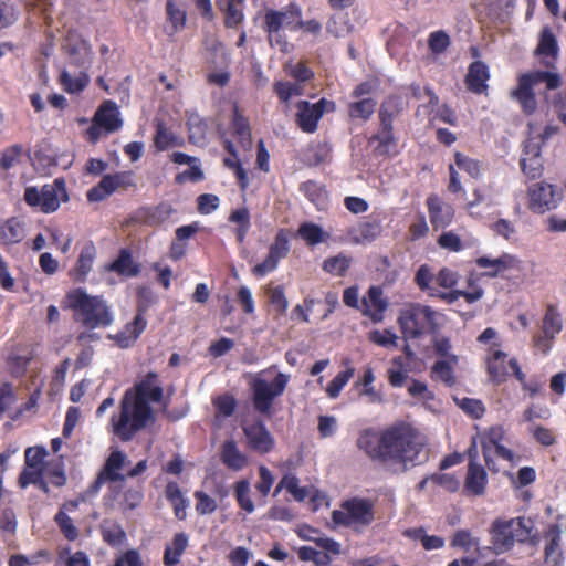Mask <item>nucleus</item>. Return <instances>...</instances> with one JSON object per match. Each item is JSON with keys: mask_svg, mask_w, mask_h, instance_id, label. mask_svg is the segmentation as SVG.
<instances>
[{"mask_svg": "<svg viewBox=\"0 0 566 566\" xmlns=\"http://www.w3.org/2000/svg\"><path fill=\"white\" fill-rule=\"evenodd\" d=\"M356 443L370 460L380 462L394 473L406 472L415 465L424 447L418 430L406 422L379 431L365 429Z\"/></svg>", "mask_w": 566, "mask_h": 566, "instance_id": "1", "label": "nucleus"}, {"mask_svg": "<svg viewBox=\"0 0 566 566\" xmlns=\"http://www.w3.org/2000/svg\"><path fill=\"white\" fill-rule=\"evenodd\" d=\"M164 399V388L159 376L148 371L140 380L124 392L119 403V413L111 418L113 433L122 442L130 441L139 431L156 418L151 403H160Z\"/></svg>", "mask_w": 566, "mask_h": 566, "instance_id": "2", "label": "nucleus"}, {"mask_svg": "<svg viewBox=\"0 0 566 566\" xmlns=\"http://www.w3.org/2000/svg\"><path fill=\"white\" fill-rule=\"evenodd\" d=\"M66 307L74 312V321L87 329L106 328L114 322V315L107 302L99 295H88L77 287L67 292Z\"/></svg>", "mask_w": 566, "mask_h": 566, "instance_id": "3", "label": "nucleus"}, {"mask_svg": "<svg viewBox=\"0 0 566 566\" xmlns=\"http://www.w3.org/2000/svg\"><path fill=\"white\" fill-rule=\"evenodd\" d=\"M539 83H545L548 91L557 90L562 85V76L557 72L541 70L523 73L517 77L516 87L510 93L511 98L518 103L526 116L535 114L537 109L534 86Z\"/></svg>", "mask_w": 566, "mask_h": 566, "instance_id": "4", "label": "nucleus"}, {"mask_svg": "<svg viewBox=\"0 0 566 566\" xmlns=\"http://www.w3.org/2000/svg\"><path fill=\"white\" fill-rule=\"evenodd\" d=\"M302 17V10L295 2L289 3L284 10L268 9L264 12L262 29L272 48L281 52L289 51L287 38L283 32L284 28L292 30L296 19Z\"/></svg>", "mask_w": 566, "mask_h": 566, "instance_id": "5", "label": "nucleus"}, {"mask_svg": "<svg viewBox=\"0 0 566 566\" xmlns=\"http://www.w3.org/2000/svg\"><path fill=\"white\" fill-rule=\"evenodd\" d=\"M532 527L525 517L495 520L490 527L491 542L496 553L510 551L515 542L525 543L531 537Z\"/></svg>", "mask_w": 566, "mask_h": 566, "instance_id": "6", "label": "nucleus"}, {"mask_svg": "<svg viewBox=\"0 0 566 566\" xmlns=\"http://www.w3.org/2000/svg\"><path fill=\"white\" fill-rule=\"evenodd\" d=\"M289 384V376L277 373L271 382L263 378H254L250 384L251 401L254 411L266 418L273 415V403L283 395Z\"/></svg>", "mask_w": 566, "mask_h": 566, "instance_id": "7", "label": "nucleus"}, {"mask_svg": "<svg viewBox=\"0 0 566 566\" xmlns=\"http://www.w3.org/2000/svg\"><path fill=\"white\" fill-rule=\"evenodd\" d=\"M23 199L29 207L38 208L42 213H53L60 208L61 202L69 200L65 180L56 178L40 189L29 186L24 189Z\"/></svg>", "mask_w": 566, "mask_h": 566, "instance_id": "8", "label": "nucleus"}, {"mask_svg": "<svg viewBox=\"0 0 566 566\" xmlns=\"http://www.w3.org/2000/svg\"><path fill=\"white\" fill-rule=\"evenodd\" d=\"M438 313L428 305H412L403 311L398 322L405 337L416 339L426 334H436L439 329Z\"/></svg>", "mask_w": 566, "mask_h": 566, "instance_id": "9", "label": "nucleus"}, {"mask_svg": "<svg viewBox=\"0 0 566 566\" xmlns=\"http://www.w3.org/2000/svg\"><path fill=\"white\" fill-rule=\"evenodd\" d=\"M375 520L374 504L369 499L352 497L340 504V510L332 512V521L345 527L358 531Z\"/></svg>", "mask_w": 566, "mask_h": 566, "instance_id": "10", "label": "nucleus"}, {"mask_svg": "<svg viewBox=\"0 0 566 566\" xmlns=\"http://www.w3.org/2000/svg\"><path fill=\"white\" fill-rule=\"evenodd\" d=\"M296 107L295 122L300 129L307 134H313L317 130L318 122L325 113H334L336 111L335 102L324 97L313 104L307 101H300Z\"/></svg>", "mask_w": 566, "mask_h": 566, "instance_id": "11", "label": "nucleus"}, {"mask_svg": "<svg viewBox=\"0 0 566 566\" xmlns=\"http://www.w3.org/2000/svg\"><path fill=\"white\" fill-rule=\"evenodd\" d=\"M563 331V319L555 304L546 305L544 316L542 318V326L539 333L533 336V346L547 354L556 338Z\"/></svg>", "mask_w": 566, "mask_h": 566, "instance_id": "12", "label": "nucleus"}, {"mask_svg": "<svg viewBox=\"0 0 566 566\" xmlns=\"http://www.w3.org/2000/svg\"><path fill=\"white\" fill-rule=\"evenodd\" d=\"M527 208L537 214L555 209L562 200V192L554 185L536 182L527 190Z\"/></svg>", "mask_w": 566, "mask_h": 566, "instance_id": "13", "label": "nucleus"}, {"mask_svg": "<svg viewBox=\"0 0 566 566\" xmlns=\"http://www.w3.org/2000/svg\"><path fill=\"white\" fill-rule=\"evenodd\" d=\"M247 447L259 454H268L275 448V439L263 420L255 418L242 424Z\"/></svg>", "mask_w": 566, "mask_h": 566, "instance_id": "14", "label": "nucleus"}, {"mask_svg": "<svg viewBox=\"0 0 566 566\" xmlns=\"http://www.w3.org/2000/svg\"><path fill=\"white\" fill-rule=\"evenodd\" d=\"M290 252L289 234L285 229H280L275 234L274 241L269 248V254L263 262L252 268V274L256 277H263L273 272L280 262Z\"/></svg>", "mask_w": 566, "mask_h": 566, "instance_id": "15", "label": "nucleus"}, {"mask_svg": "<svg viewBox=\"0 0 566 566\" xmlns=\"http://www.w3.org/2000/svg\"><path fill=\"white\" fill-rule=\"evenodd\" d=\"M175 209L168 202H160L156 206L139 207L133 214L132 220L147 227H158L166 222Z\"/></svg>", "mask_w": 566, "mask_h": 566, "instance_id": "16", "label": "nucleus"}, {"mask_svg": "<svg viewBox=\"0 0 566 566\" xmlns=\"http://www.w3.org/2000/svg\"><path fill=\"white\" fill-rule=\"evenodd\" d=\"M429 219L434 230L450 226L454 218L453 207L443 201L438 195L431 193L426 200Z\"/></svg>", "mask_w": 566, "mask_h": 566, "instance_id": "17", "label": "nucleus"}, {"mask_svg": "<svg viewBox=\"0 0 566 566\" xmlns=\"http://www.w3.org/2000/svg\"><path fill=\"white\" fill-rule=\"evenodd\" d=\"M536 56H539L541 63L546 69H555L556 61L559 54L557 39L549 27H544L541 30L538 44L534 51Z\"/></svg>", "mask_w": 566, "mask_h": 566, "instance_id": "18", "label": "nucleus"}, {"mask_svg": "<svg viewBox=\"0 0 566 566\" xmlns=\"http://www.w3.org/2000/svg\"><path fill=\"white\" fill-rule=\"evenodd\" d=\"M382 289L380 286H370L367 296L361 300V313L369 317L374 323H380L384 319L388 302L382 297Z\"/></svg>", "mask_w": 566, "mask_h": 566, "instance_id": "19", "label": "nucleus"}, {"mask_svg": "<svg viewBox=\"0 0 566 566\" xmlns=\"http://www.w3.org/2000/svg\"><path fill=\"white\" fill-rule=\"evenodd\" d=\"M93 122L99 125L106 134L117 132L123 120L119 117V111L115 102L111 99L104 101L96 109Z\"/></svg>", "mask_w": 566, "mask_h": 566, "instance_id": "20", "label": "nucleus"}, {"mask_svg": "<svg viewBox=\"0 0 566 566\" xmlns=\"http://www.w3.org/2000/svg\"><path fill=\"white\" fill-rule=\"evenodd\" d=\"M490 80L489 66L482 61H474L468 67V73L464 78L468 91L481 95L486 94Z\"/></svg>", "mask_w": 566, "mask_h": 566, "instance_id": "21", "label": "nucleus"}, {"mask_svg": "<svg viewBox=\"0 0 566 566\" xmlns=\"http://www.w3.org/2000/svg\"><path fill=\"white\" fill-rule=\"evenodd\" d=\"M488 473L478 462L468 463L463 492L470 496H482L486 491Z\"/></svg>", "mask_w": 566, "mask_h": 566, "instance_id": "22", "label": "nucleus"}, {"mask_svg": "<svg viewBox=\"0 0 566 566\" xmlns=\"http://www.w3.org/2000/svg\"><path fill=\"white\" fill-rule=\"evenodd\" d=\"M126 462V455L120 450H114L107 457L102 470L97 474V484L109 482H123L125 475L120 473Z\"/></svg>", "mask_w": 566, "mask_h": 566, "instance_id": "23", "label": "nucleus"}, {"mask_svg": "<svg viewBox=\"0 0 566 566\" xmlns=\"http://www.w3.org/2000/svg\"><path fill=\"white\" fill-rule=\"evenodd\" d=\"M517 260L514 255L503 253L499 258L491 259L489 256H480L475 260V264L481 269H486L484 275L495 277L509 269L516 266Z\"/></svg>", "mask_w": 566, "mask_h": 566, "instance_id": "24", "label": "nucleus"}, {"mask_svg": "<svg viewBox=\"0 0 566 566\" xmlns=\"http://www.w3.org/2000/svg\"><path fill=\"white\" fill-rule=\"evenodd\" d=\"M221 462L232 471H240L248 464V458L243 454L233 439L226 440L220 449Z\"/></svg>", "mask_w": 566, "mask_h": 566, "instance_id": "25", "label": "nucleus"}, {"mask_svg": "<svg viewBox=\"0 0 566 566\" xmlns=\"http://www.w3.org/2000/svg\"><path fill=\"white\" fill-rule=\"evenodd\" d=\"M147 321L140 316H135L130 323H127L113 339L120 348L130 347L146 329Z\"/></svg>", "mask_w": 566, "mask_h": 566, "instance_id": "26", "label": "nucleus"}, {"mask_svg": "<svg viewBox=\"0 0 566 566\" xmlns=\"http://www.w3.org/2000/svg\"><path fill=\"white\" fill-rule=\"evenodd\" d=\"M24 237V224L17 217H11L0 222V245L8 247L18 244Z\"/></svg>", "mask_w": 566, "mask_h": 566, "instance_id": "27", "label": "nucleus"}, {"mask_svg": "<svg viewBox=\"0 0 566 566\" xmlns=\"http://www.w3.org/2000/svg\"><path fill=\"white\" fill-rule=\"evenodd\" d=\"M97 250L93 241H86L80 251L78 258L76 260L74 272L75 279L77 281H85L88 273L93 269V263L96 258Z\"/></svg>", "mask_w": 566, "mask_h": 566, "instance_id": "28", "label": "nucleus"}, {"mask_svg": "<svg viewBox=\"0 0 566 566\" xmlns=\"http://www.w3.org/2000/svg\"><path fill=\"white\" fill-rule=\"evenodd\" d=\"M218 9L224 15L227 28H237L244 20V0H216Z\"/></svg>", "mask_w": 566, "mask_h": 566, "instance_id": "29", "label": "nucleus"}, {"mask_svg": "<svg viewBox=\"0 0 566 566\" xmlns=\"http://www.w3.org/2000/svg\"><path fill=\"white\" fill-rule=\"evenodd\" d=\"M546 537L549 539L545 546V560L552 566H559L563 560V552L560 549V528L557 524L549 526Z\"/></svg>", "mask_w": 566, "mask_h": 566, "instance_id": "30", "label": "nucleus"}, {"mask_svg": "<svg viewBox=\"0 0 566 566\" xmlns=\"http://www.w3.org/2000/svg\"><path fill=\"white\" fill-rule=\"evenodd\" d=\"M506 357L504 352L494 350L486 359V371L494 384L500 385L506 379Z\"/></svg>", "mask_w": 566, "mask_h": 566, "instance_id": "31", "label": "nucleus"}, {"mask_svg": "<svg viewBox=\"0 0 566 566\" xmlns=\"http://www.w3.org/2000/svg\"><path fill=\"white\" fill-rule=\"evenodd\" d=\"M99 532L103 541L112 547L122 545L127 538L123 526L112 518H104L101 522Z\"/></svg>", "mask_w": 566, "mask_h": 566, "instance_id": "32", "label": "nucleus"}, {"mask_svg": "<svg viewBox=\"0 0 566 566\" xmlns=\"http://www.w3.org/2000/svg\"><path fill=\"white\" fill-rule=\"evenodd\" d=\"M165 496L171 504L176 518L184 521L187 516L186 510L189 505V501L182 495L177 482L170 481L167 483Z\"/></svg>", "mask_w": 566, "mask_h": 566, "instance_id": "33", "label": "nucleus"}, {"mask_svg": "<svg viewBox=\"0 0 566 566\" xmlns=\"http://www.w3.org/2000/svg\"><path fill=\"white\" fill-rule=\"evenodd\" d=\"M228 221L237 224L235 238L239 243H243L251 228V216L247 207H241L231 211Z\"/></svg>", "mask_w": 566, "mask_h": 566, "instance_id": "34", "label": "nucleus"}, {"mask_svg": "<svg viewBox=\"0 0 566 566\" xmlns=\"http://www.w3.org/2000/svg\"><path fill=\"white\" fill-rule=\"evenodd\" d=\"M108 270L120 275L136 276L139 273V265L133 260L127 249H122L118 256L109 264Z\"/></svg>", "mask_w": 566, "mask_h": 566, "instance_id": "35", "label": "nucleus"}, {"mask_svg": "<svg viewBox=\"0 0 566 566\" xmlns=\"http://www.w3.org/2000/svg\"><path fill=\"white\" fill-rule=\"evenodd\" d=\"M431 296H437L448 304L454 303L460 297H463L468 303H474L483 296V290L474 285L471 291L451 290L450 292H430Z\"/></svg>", "mask_w": 566, "mask_h": 566, "instance_id": "36", "label": "nucleus"}, {"mask_svg": "<svg viewBox=\"0 0 566 566\" xmlns=\"http://www.w3.org/2000/svg\"><path fill=\"white\" fill-rule=\"evenodd\" d=\"M188 546V537L185 533L175 534L171 545L164 552L165 566H175L179 563L181 555Z\"/></svg>", "mask_w": 566, "mask_h": 566, "instance_id": "37", "label": "nucleus"}, {"mask_svg": "<svg viewBox=\"0 0 566 566\" xmlns=\"http://www.w3.org/2000/svg\"><path fill=\"white\" fill-rule=\"evenodd\" d=\"M377 102L371 98H361L348 104V116L352 120L360 119L367 122L375 113Z\"/></svg>", "mask_w": 566, "mask_h": 566, "instance_id": "38", "label": "nucleus"}, {"mask_svg": "<svg viewBox=\"0 0 566 566\" xmlns=\"http://www.w3.org/2000/svg\"><path fill=\"white\" fill-rule=\"evenodd\" d=\"M297 235L306 242L307 245H316L325 242L329 237L323 228L314 222H303L297 229Z\"/></svg>", "mask_w": 566, "mask_h": 566, "instance_id": "39", "label": "nucleus"}, {"mask_svg": "<svg viewBox=\"0 0 566 566\" xmlns=\"http://www.w3.org/2000/svg\"><path fill=\"white\" fill-rule=\"evenodd\" d=\"M233 135L242 146L251 145V127L248 118L243 116L238 107H234L231 123Z\"/></svg>", "mask_w": 566, "mask_h": 566, "instance_id": "40", "label": "nucleus"}, {"mask_svg": "<svg viewBox=\"0 0 566 566\" xmlns=\"http://www.w3.org/2000/svg\"><path fill=\"white\" fill-rule=\"evenodd\" d=\"M369 142L377 143V146L375 147L374 150L377 156H388L391 154V149L396 148L397 146V140L394 135V130L390 129L379 128V132L373 135Z\"/></svg>", "mask_w": 566, "mask_h": 566, "instance_id": "41", "label": "nucleus"}, {"mask_svg": "<svg viewBox=\"0 0 566 566\" xmlns=\"http://www.w3.org/2000/svg\"><path fill=\"white\" fill-rule=\"evenodd\" d=\"M116 191L112 175H104L99 182L86 192L90 202H99Z\"/></svg>", "mask_w": 566, "mask_h": 566, "instance_id": "42", "label": "nucleus"}, {"mask_svg": "<svg viewBox=\"0 0 566 566\" xmlns=\"http://www.w3.org/2000/svg\"><path fill=\"white\" fill-rule=\"evenodd\" d=\"M352 261L350 256L339 253L324 260L322 268L328 274L344 276L350 268Z\"/></svg>", "mask_w": 566, "mask_h": 566, "instance_id": "43", "label": "nucleus"}, {"mask_svg": "<svg viewBox=\"0 0 566 566\" xmlns=\"http://www.w3.org/2000/svg\"><path fill=\"white\" fill-rule=\"evenodd\" d=\"M528 137L523 144L522 157L528 158H543L542 157V147L543 145L535 138V133L537 132V125L534 122H528L527 124Z\"/></svg>", "mask_w": 566, "mask_h": 566, "instance_id": "44", "label": "nucleus"}, {"mask_svg": "<svg viewBox=\"0 0 566 566\" xmlns=\"http://www.w3.org/2000/svg\"><path fill=\"white\" fill-rule=\"evenodd\" d=\"M234 496L241 510L247 513L254 511V503L250 496V482L248 480L243 479L235 483Z\"/></svg>", "mask_w": 566, "mask_h": 566, "instance_id": "45", "label": "nucleus"}, {"mask_svg": "<svg viewBox=\"0 0 566 566\" xmlns=\"http://www.w3.org/2000/svg\"><path fill=\"white\" fill-rule=\"evenodd\" d=\"M216 409V417L229 418L233 416L237 408V400L231 394H223L212 399Z\"/></svg>", "mask_w": 566, "mask_h": 566, "instance_id": "46", "label": "nucleus"}, {"mask_svg": "<svg viewBox=\"0 0 566 566\" xmlns=\"http://www.w3.org/2000/svg\"><path fill=\"white\" fill-rule=\"evenodd\" d=\"M59 82L65 92L74 94L82 92L87 86L88 77L86 74H81L76 78H73L67 71H62Z\"/></svg>", "mask_w": 566, "mask_h": 566, "instance_id": "47", "label": "nucleus"}, {"mask_svg": "<svg viewBox=\"0 0 566 566\" xmlns=\"http://www.w3.org/2000/svg\"><path fill=\"white\" fill-rule=\"evenodd\" d=\"M297 556L302 562H313L316 566H329L332 558L327 553L315 549L312 546H301Z\"/></svg>", "mask_w": 566, "mask_h": 566, "instance_id": "48", "label": "nucleus"}, {"mask_svg": "<svg viewBox=\"0 0 566 566\" xmlns=\"http://www.w3.org/2000/svg\"><path fill=\"white\" fill-rule=\"evenodd\" d=\"M354 373L355 369L353 367H348L347 369L339 371L327 385V396L332 399L337 398L343 388L348 384V381L354 376Z\"/></svg>", "mask_w": 566, "mask_h": 566, "instance_id": "49", "label": "nucleus"}, {"mask_svg": "<svg viewBox=\"0 0 566 566\" xmlns=\"http://www.w3.org/2000/svg\"><path fill=\"white\" fill-rule=\"evenodd\" d=\"M273 90L282 103H289L293 96L303 94V87L297 83L276 81Z\"/></svg>", "mask_w": 566, "mask_h": 566, "instance_id": "50", "label": "nucleus"}, {"mask_svg": "<svg viewBox=\"0 0 566 566\" xmlns=\"http://www.w3.org/2000/svg\"><path fill=\"white\" fill-rule=\"evenodd\" d=\"M432 377L441 380L449 387L455 384V377L453 375V367L447 360H438L431 368Z\"/></svg>", "mask_w": 566, "mask_h": 566, "instance_id": "51", "label": "nucleus"}, {"mask_svg": "<svg viewBox=\"0 0 566 566\" xmlns=\"http://www.w3.org/2000/svg\"><path fill=\"white\" fill-rule=\"evenodd\" d=\"M520 166L522 172L531 180L542 177L544 170L543 158L521 157Z\"/></svg>", "mask_w": 566, "mask_h": 566, "instance_id": "52", "label": "nucleus"}, {"mask_svg": "<svg viewBox=\"0 0 566 566\" xmlns=\"http://www.w3.org/2000/svg\"><path fill=\"white\" fill-rule=\"evenodd\" d=\"M268 294L270 304L273 306L274 311L276 312V315H285L289 307V301L285 296L283 286L277 285L275 287L269 289Z\"/></svg>", "mask_w": 566, "mask_h": 566, "instance_id": "53", "label": "nucleus"}, {"mask_svg": "<svg viewBox=\"0 0 566 566\" xmlns=\"http://www.w3.org/2000/svg\"><path fill=\"white\" fill-rule=\"evenodd\" d=\"M54 521L66 539L75 541L78 537V530L73 524L72 518L63 510L56 513Z\"/></svg>", "mask_w": 566, "mask_h": 566, "instance_id": "54", "label": "nucleus"}, {"mask_svg": "<svg viewBox=\"0 0 566 566\" xmlns=\"http://www.w3.org/2000/svg\"><path fill=\"white\" fill-rule=\"evenodd\" d=\"M450 545L470 552L472 547L479 546V539L473 537L469 530H458L453 534Z\"/></svg>", "mask_w": 566, "mask_h": 566, "instance_id": "55", "label": "nucleus"}, {"mask_svg": "<svg viewBox=\"0 0 566 566\" xmlns=\"http://www.w3.org/2000/svg\"><path fill=\"white\" fill-rule=\"evenodd\" d=\"M455 165L468 172L472 178H479L481 172L480 161L460 151L454 154Z\"/></svg>", "mask_w": 566, "mask_h": 566, "instance_id": "56", "label": "nucleus"}, {"mask_svg": "<svg viewBox=\"0 0 566 566\" xmlns=\"http://www.w3.org/2000/svg\"><path fill=\"white\" fill-rule=\"evenodd\" d=\"M166 13L169 22L172 25L174 32L185 27L187 19L186 11L177 7L174 0L167 1Z\"/></svg>", "mask_w": 566, "mask_h": 566, "instance_id": "57", "label": "nucleus"}, {"mask_svg": "<svg viewBox=\"0 0 566 566\" xmlns=\"http://www.w3.org/2000/svg\"><path fill=\"white\" fill-rule=\"evenodd\" d=\"M450 43V36L442 30L430 33L428 39V46L433 54L443 53Z\"/></svg>", "mask_w": 566, "mask_h": 566, "instance_id": "58", "label": "nucleus"}, {"mask_svg": "<svg viewBox=\"0 0 566 566\" xmlns=\"http://www.w3.org/2000/svg\"><path fill=\"white\" fill-rule=\"evenodd\" d=\"M369 342L381 347H396L397 336L390 329H374L368 334Z\"/></svg>", "mask_w": 566, "mask_h": 566, "instance_id": "59", "label": "nucleus"}, {"mask_svg": "<svg viewBox=\"0 0 566 566\" xmlns=\"http://www.w3.org/2000/svg\"><path fill=\"white\" fill-rule=\"evenodd\" d=\"M48 452L44 447H29L24 451L25 467L43 470L44 458Z\"/></svg>", "mask_w": 566, "mask_h": 566, "instance_id": "60", "label": "nucleus"}, {"mask_svg": "<svg viewBox=\"0 0 566 566\" xmlns=\"http://www.w3.org/2000/svg\"><path fill=\"white\" fill-rule=\"evenodd\" d=\"M380 232L381 226L377 220L363 221L357 228L359 239L369 242L375 240L380 234Z\"/></svg>", "mask_w": 566, "mask_h": 566, "instance_id": "61", "label": "nucleus"}, {"mask_svg": "<svg viewBox=\"0 0 566 566\" xmlns=\"http://www.w3.org/2000/svg\"><path fill=\"white\" fill-rule=\"evenodd\" d=\"M154 145L159 151L166 150L169 147L176 145V137L170 132H168L164 124H158L154 138Z\"/></svg>", "mask_w": 566, "mask_h": 566, "instance_id": "62", "label": "nucleus"}, {"mask_svg": "<svg viewBox=\"0 0 566 566\" xmlns=\"http://www.w3.org/2000/svg\"><path fill=\"white\" fill-rule=\"evenodd\" d=\"M197 211L200 214H210L220 206V199L213 193H202L197 197Z\"/></svg>", "mask_w": 566, "mask_h": 566, "instance_id": "63", "label": "nucleus"}, {"mask_svg": "<svg viewBox=\"0 0 566 566\" xmlns=\"http://www.w3.org/2000/svg\"><path fill=\"white\" fill-rule=\"evenodd\" d=\"M459 406L472 419H481L485 412V407L479 399L463 398L459 401Z\"/></svg>", "mask_w": 566, "mask_h": 566, "instance_id": "64", "label": "nucleus"}]
</instances>
